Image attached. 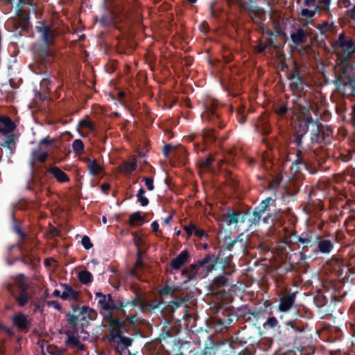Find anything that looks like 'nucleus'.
<instances>
[{
  "instance_id": "nucleus-58",
  "label": "nucleus",
  "mask_w": 355,
  "mask_h": 355,
  "mask_svg": "<svg viewBox=\"0 0 355 355\" xmlns=\"http://www.w3.org/2000/svg\"><path fill=\"white\" fill-rule=\"evenodd\" d=\"M114 310L118 311L124 308V300L122 297H118L116 300H114Z\"/></svg>"
},
{
  "instance_id": "nucleus-63",
  "label": "nucleus",
  "mask_w": 355,
  "mask_h": 355,
  "mask_svg": "<svg viewBox=\"0 0 355 355\" xmlns=\"http://www.w3.org/2000/svg\"><path fill=\"white\" fill-rule=\"evenodd\" d=\"M194 235L198 239H202L204 236H208L207 234L202 229L197 228L196 226L194 230Z\"/></svg>"
},
{
  "instance_id": "nucleus-11",
  "label": "nucleus",
  "mask_w": 355,
  "mask_h": 355,
  "mask_svg": "<svg viewBox=\"0 0 355 355\" xmlns=\"http://www.w3.org/2000/svg\"><path fill=\"white\" fill-rule=\"evenodd\" d=\"M288 78L291 80L289 86L292 92L294 93L293 94L306 95L303 92L304 87L306 85V82L303 76L301 75L299 68L296 65H295L290 71ZM306 96L307 97V96Z\"/></svg>"
},
{
  "instance_id": "nucleus-64",
  "label": "nucleus",
  "mask_w": 355,
  "mask_h": 355,
  "mask_svg": "<svg viewBox=\"0 0 355 355\" xmlns=\"http://www.w3.org/2000/svg\"><path fill=\"white\" fill-rule=\"evenodd\" d=\"M47 305L49 306H52L55 309L58 310V311H61L62 310V306L61 304H60V302L57 300H51V301H48L47 302Z\"/></svg>"
},
{
  "instance_id": "nucleus-35",
  "label": "nucleus",
  "mask_w": 355,
  "mask_h": 355,
  "mask_svg": "<svg viewBox=\"0 0 355 355\" xmlns=\"http://www.w3.org/2000/svg\"><path fill=\"white\" fill-rule=\"evenodd\" d=\"M65 334L67 336V339L66 340L67 345H71L73 347H76L80 350H83L84 349V345L82 344L78 338L73 336L70 331H67Z\"/></svg>"
},
{
  "instance_id": "nucleus-24",
  "label": "nucleus",
  "mask_w": 355,
  "mask_h": 355,
  "mask_svg": "<svg viewBox=\"0 0 355 355\" xmlns=\"http://www.w3.org/2000/svg\"><path fill=\"white\" fill-rule=\"evenodd\" d=\"M48 171L60 183H65L69 181L68 175L58 166H51Z\"/></svg>"
},
{
  "instance_id": "nucleus-39",
  "label": "nucleus",
  "mask_w": 355,
  "mask_h": 355,
  "mask_svg": "<svg viewBox=\"0 0 355 355\" xmlns=\"http://www.w3.org/2000/svg\"><path fill=\"white\" fill-rule=\"evenodd\" d=\"M214 161V156L212 155H209V156L205 159H202L199 161V168L203 170H210Z\"/></svg>"
},
{
  "instance_id": "nucleus-18",
  "label": "nucleus",
  "mask_w": 355,
  "mask_h": 355,
  "mask_svg": "<svg viewBox=\"0 0 355 355\" xmlns=\"http://www.w3.org/2000/svg\"><path fill=\"white\" fill-rule=\"evenodd\" d=\"M296 96H304L306 99H308L310 101L309 98L306 97L305 94H300V95L293 94V98H292L291 107L288 108L286 105H278L275 109V112L276 114L278 115L281 118H286L287 116H291L293 118L294 116H295L297 118V114L293 113L291 111V108L293 107V100L295 99V98Z\"/></svg>"
},
{
  "instance_id": "nucleus-22",
  "label": "nucleus",
  "mask_w": 355,
  "mask_h": 355,
  "mask_svg": "<svg viewBox=\"0 0 355 355\" xmlns=\"http://www.w3.org/2000/svg\"><path fill=\"white\" fill-rule=\"evenodd\" d=\"M189 259V252L187 250H183L175 259L171 261V266L174 270H179L188 262Z\"/></svg>"
},
{
  "instance_id": "nucleus-51",
  "label": "nucleus",
  "mask_w": 355,
  "mask_h": 355,
  "mask_svg": "<svg viewBox=\"0 0 355 355\" xmlns=\"http://www.w3.org/2000/svg\"><path fill=\"white\" fill-rule=\"evenodd\" d=\"M11 217L12 220V230L16 234H18L23 231L21 229V222L17 220L13 213H12Z\"/></svg>"
},
{
  "instance_id": "nucleus-13",
  "label": "nucleus",
  "mask_w": 355,
  "mask_h": 355,
  "mask_svg": "<svg viewBox=\"0 0 355 355\" xmlns=\"http://www.w3.org/2000/svg\"><path fill=\"white\" fill-rule=\"evenodd\" d=\"M335 84L340 93L346 96L355 98V75L352 76L348 75L346 80L341 78H338Z\"/></svg>"
},
{
  "instance_id": "nucleus-42",
  "label": "nucleus",
  "mask_w": 355,
  "mask_h": 355,
  "mask_svg": "<svg viewBox=\"0 0 355 355\" xmlns=\"http://www.w3.org/2000/svg\"><path fill=\"white\" fill-rule=\"evenodd\" d=\"M71 146L73 152L77 155H82L85 151V144L80 139L73 140Z\"/></svg>"
},
{
  "instance_id": "nucleus-62",
  "label": "nucleus",
  "mask_w": 355,
  "mask_h": 355,
  "mask_svg": "<svg viewBox=\"0 0 355 355\" xmlns=\"http://www.w3.org/2000/svg\"><path fill=\"white\" fill-rule=\"evenodd\" d=\"M248 216V211H238L239 223H243L245 222Z\"/></svg>"
},
{
  "instance_id": "nucleus-47",
  "label": "nucleus",
  "mask_w": 355,
  "mask_h": 355,
  "mask_svg": "<svg viewBox=\"0 0 355 355\" xmlns=\"http://www.w3.org/2000/svg\"><path fill=\"white\" fill-rule=\"evenodd\" d=\"M31 250H28L27 248L20 252L21 254V261L25 265H31L32 263V260L31 259Z\"/></svg>"
},
{
  "instance_id": "nucleus-46",
  "label": "nucleus",
  "mask_w": 355,
  "mask_h": 355,
  "mask_svg": "<svg viewBox=\"0 0 355 355\" xmlns=\"http://www.w3.org/2000/svg\"><path fill=\"white\" fill-rule=\"evenodd\" d=\"M135 306H139L141 309L147 308V300L140 295L138 293H136L133 297Z\"/></svg>"
},
{
  "instance_id": "nucleus-12",
  "label": "nucleus",
  "mask_w": 355,
  "mask_h": 355,
  "mask_svg": "<svg viewBox=\"0 0 355 355\" xmlns=\"http://www.w3.org/2000/svg\"><path fill=\"white\" fill-rule=\"evenodd\" d=\"M219 102L217 100H210L207 102L205 105V112L204 118L208 121H212L219 129L225 127V123L220 119V113L218 110Z\"/></svg>"
},
{
  "instance_id": "nucleus-10",
  "label": "nucleus",
  "mask_w": 355,
  "mask_h": 355,
  "mask_svg": "<svg viewBox=\"0 0 355 355\" xmlns=\"http://www.w3.org/2000/svg\"><path fill=\"white\" fill-rule=\"evenodd\" d=\"M67 321L71 328L78 331V327L83 329L89 324V320L87 319V316L82 314L81 308L78 305L72 306V312L66 313Z\"/></svg>"
},
{
  "instance_id": "nucleus-16",
  "label": "nucleus",
  "mask_w": 355,
  "mask_h": 355,
  "mask_svg": "<svg viewBox=\"0 0 355 355\" xmlns=\"http://www.w3.org/2000/svg\"><path fill=\"white\" fill-rule=\"evenodd\" d=\"M12 322L17 330L20 332L26 333L31 327V322L28 319V315L22 313H17L12 318Z\"/></svg>"
},
{
  "instance_id": "nucleus-45",
  "label": "nucleus",
  "mask_w": 355,
  "mask_h": 355,
  "mask_svg": "<svg viewBox=\"0 0 355 355\" xmlns=\"http://www.w3.org/2000/svg\"><path fill=\"white\" fill-rule=\"evenodd\" d=\"M133 338L126 337L124 335H122L116 341H113L112 343H116V345L124 346L125 347H129L132 345Z\"/></svg>"
},
{
  "instance_id": "nucleus-17",
  "label": "nucleus",
  "mask_w": 355,
  "mask_h": 355,
  "mask_svg": "<svg viewBox=\"0 0 355 355\" xmlns=\"http://www.w3.org/2000/svg\"><path fill=\"white\" fill-rule=\"evenodd\" d=\"M296 293H289L283 295L279 300L278 309L281 312L289 311L295 304Z\"/></svg>"
},
{
  "instance_id": "nucleus-57",
  "label": "nucleus",
  "mask_w": 355,
  "mask_h": 355,
  "mask_svg": "<svg viewBox=\"0 0 355 355\" xmlns=\"http://www.w3.org/2000/svg\"><path fill=\"white\" fill-rule=\"evenodd\" d=\"M183 229L187 233V238H189L193 233L194 234L196 225L193 223H189L188 225L184 226Z\"/></svg>"
},
{
  "instance_id": "nucleus-60",
  "label": "nucleus",
  "mask_w": 355,
  "mask_h": 355,
  "mask_svg": "<svg viewBox=\"0 0 355 355\" xmlns=\"http://www.w3.org/2000/svg\"><path fill=\"white\" fill-rule=\"evenodd\" d=\"M193 146L197 153L205 152L207 150V144L205 142L203 144L195 143Z\"/></svg>"
},
{
  "instance_id": "nucleus-8",
  "label": "nucleus",
  "mask_w": 355,
  "mask_h": 355,
  "mask_svg": "<svg viewBox=\"0 0 355 355\" xmlns=\"http://www.w3.org/2000/svg\"><path fill=\"white\" fill-rule=\"evenodd\" d=\"M257 0H224L229 7L236 6L241 11H243L253 19H261V16L265 11L259 7L256 2Z\"/></svg>"
},
{
  "instance_id": "nucleus-7",
  "label": "nucleus",
  "mask_w": 355,
  "mask_h": 355,
  "mask_svg": "<svg viewBox=\"0 0 355 355\" xmlns=\"http://www.w3.org/2000/svg\"><path fill=\"white\" fill-rule=\"evenodd\" d=\"M333 46L338 53L340 54V59L343 64H347L352 54L355 53V41L351 37H346L344 33L338 35Z\"/></svg>"
},
{
  "instance_id": "nucleus-41",
  "label": "nucleus",
  "mask_w": 355,
  "mask_h": 355,
  "mask_svg": "<svg viewBox=\"0 0 355 355\" xmlns=\"http://www.w3.org/2000/svg\"><path fill=\"white\" fill-rule=\"evenodd\" d=\"M96 296L98 298V304H99L101 308L104 311H110V306L108 305V304L106 303L107 295H106L101 292H97L96 293Z\"/></svg>"
},
{
  "instance_id": "nucleus-15",
  "label": "nucleus",
  "mask_w": 355,
  "mask_h": 355,
  "mask_svg": "<svg viewBox=\"0 0 355 355\" xmlns=\"http://www.w3.org/2000/svg\"><path fill=\"white\" fill-rule=\"evenodd\" d=\"M294 243H300L302 245V249H306L307 251L309 248H312L316 245V243L320 239V236H313L311 233L304 232L300 235H294Z\"/></svg>"
},
{
  "instance_id": "nucleus-19",
  "label": "nucleus",
  "mask_w": 355,
  "mask_h": 355,
  "mask_svg": "<svg viewBox=\"0 0 355 355\" xmlns=\"http://www.w3.org/2000/svg\"><path fill=\"white\" fill-rule=\"evenodd\" d=\"M61 286L63 288L64 291L60 295V298L63 300L67 301H79L80 292L76 291L72 288L71 286L62 284Z\"/></svg>"
},
{
  "instance_id": "nucleus-9",
  "label": "nucleus",
  "mask_w": 355,
  "mask_h": 355,
  "mask_svg": "<svg viewBox=\"0 0 355 355\" xmlns=\"http://www.w3.org/2000/svg\"><path fill=\"white\" fill-rule=\"evenodd\" d=\"M107 321L110 324V334L108 336H105L103 340L107 339L110 343L116 341L118 338L124 335V333L128 331L127 324L125 321L114 318L112 315H110Z\"/></svg>"
},
{
  "instance_id": "nucleus-25",
  "label": "nucleus",
  "mask_w": 355,
  "mask_h": 355,
  "mask_svg": "<svg viewBox=\"0 0 355 355\" xmlns=\"http://www.w3.org/2000/svg\"><path fill=\"white\" fill-rule=\"evenodd\" d=\"M319 252L322 254H329L334 249V243L328 239H319L316 243Z\"/></svg>"
},
{
  "instance_id": "nucleus-21",
  "label": "nucleus",
  "mask_w": 355,
  "mask_h": 355,
  "mask_svg": "<svg viewBox=\"0 0 355 355\" xmlns=\"http://www.w3.org/2000/svg\"><path fill=\"white\" fill-rule=\"evenodd\" d=\"M16 128L15 123L8 116H0V133L10 134Z\"/></svg>"
},
{
  "instance_id": "nucleus-33",
  "label": "nucleus",
  "mask_w": 355,
  "mask_h": 355,
  "mask_svg": "<svg viewBox=\"0 0 355 355\" xmlns=\"http://www.w3.org/2000/svg\"><path fill=\"white\" fill-rule=\"evenodd\" d=\"M17 235L18 236V240L15 245L18 248L19 252H22V250L26 248L25 247V245L32 239L28 234H27L24 231H22L21 233H19Z\"/></svg>"
},
{
  "instance_id": "nucleus-20",
  "label": "nucleus",
  "mask_w": 355,
  "mask_h": 355,
  "mask_svg": "<svg viewBox=\"0 0 355 355\" xmlns=\"http://www.w3.org/2000/svg\"><path fill=\"white\" fill-rule=\"evenodd\" d=\"M48 152L47 151H40V148L38 149H33L31 151V159H30V166L32 170H33L35 167V162L38 161L40 163H44L48 157Z\"/></svg>"
},
{
  "instance_id": "nucleus-14",
  "label": "nucleus",
  "mask_w": 355,
  "mask_h": 355,
  "mask_svg": "<svg viewBox=\"0 0 355 355\" xmlns=\"http://www.w3.org/2000/svg\"><path fill=\"white\" fill-rule=\"evenodd\" d=\"M224 245L225 246V249L227 250H232L236 246L242 253L245 252L248 245L246 240L243 239V234H240L234 239H232L230 236H225Z\"/></svg>"
},
{
  "instance_id": "nucleus-1",
  "label": "nucleus",
  "mask_w": 355,
  "mask_h": 355,
  "mask_svg": "<svg viewBox=\"0 0 355 355\" xmlns=\"http://www.w3.org/2000/svg\"><path fill=\"white\" fill-rule=\"evenodd\" d=\"M311 101L304 96H296L293 100V107L291 111L297 114V130L291 137V144L296 148V159L293 162L296 173L301 171V166L304 167L311 174H315L323 170L325 159L330 153L324 149L322 155L317 150L308 149L303 146L302 139L309 130V125L313 122L310 110Z\"/></svg>"
},
{
  "instance_id": "nucleus-56",
  "label": "nucleus",
  "mask_w": 355,
  "mask_h": 355,
  "mask_svg": "<svg viewBox=\"0 0 355 355\" xmlns=\"http://www.w3.org/2000/svg\"><path fill=\"white\" fill-rule=\"evenodd\" d=\"M81 243H82L83 246L84 247V248L86 250H89L90 248H92L93 247V244L91 242L89 237L86 235L82 238Z\"/></svg>"
},
{
  "instance_id": "nucleus-29",
  "label": "nucleus",
  "mask_w": 355,
  "mask_h": 355,
  "mask_svg": "<svg viewBox=\"0 0 355 355\" xmlns=\"http://www.w3.org/2000/svg\"><path fill=\"white\" fill-rule=\"evenodd\" d=\"M291 39L295 44H302L306 42L307 36L302 28H298L296 32L291 35Z\"/></svg>"
},
{
  "instance_id": "nucleus-49",
  "label": "nucleus",
  "mask_w": 355,
  "mask_h": 355,
  "mask_svg": "<svg viewBox=\"0 0 355 355\" xmlns=\"http://www.w3.org/2000/svg\"><path fill=\"white\" fill-rule=\"evenodd\" d=\"M320 11V6H315V8L314 10H309L308 8H303L301 10V15L306 17V18H312L316 12H318Z\"/></svg>"
},
{
  "instance_id": "nucleus-59",
  "label": "nucleus",
  "mask_w": 355,
  "mask_h": 355,
  "mask_svg": "<svg viewBox=\"0 0 355 355\" xmlns=\"http://www.w3.org/2000/svg\"><path fill=\"white\" fill-rule=\"evenodd\" d=\"M216 354V349L214 346H205L202 351V355H214Z\"/></svg>"
},
{
  "instance_id": "nucleus-48",
  "label": "nucleus",
  "mask_w": 355,
  "mask_h": 355,
  "mask_svg": "<svg viewBox=\"0 0 355 355\" xmlns=\"http://www.w3.org/2000/svg\"><path fill=\"white\" fill-rule=\"evenodd\" d=\"M145 193V189L143 187H141L139 189L138 193L137 194V200L140 202L142 207H146L149 203L148 199L144 196Z\"/></svg>"
},
{
  "instance_id": "nucleus-54",
  "label": "nucleus",
  "mask_w": 355,
  "mask_h": 355,
  "mask_svg": "<svg viewBox=\"0 0 355 355\" xmlns=\"http://www.w3.org/2000/svg\"><path fill=\"white\" fill-rule=\"evenodd\" d=\"M128 348L124 346L116 345L114 349L118 355H130V352Z\"/></svg>"
},
{
  "instance_id": "nucleus-37",
  "label": "nucleus",
  "mask_w": 355,
  "mask_h": 355,
  "mask_svg": "<svg viewBox=\"0 0 355 355\" xmlns=\"http://www.w3.org/2000/svg\"><path fill=\"white\" fill-rule=\"evenodd\" d=\"M216 135L212 129H207L203 130L202 140L207 145L215 141Z\"/></svg>"
},
{
  "instance_id": "nucleus-5",
  "label": "nucleus",
  "mask_w": 355,
  "mask_h": 355,
  "mask_svg": "<svg viewBox=\"0 0 355 355\" xmlns=\"http://www.w3.org/2000/svg\"><path fill=\"white\" fill-rule=\"evenodd\" d=\"M310 124L312 125V129L310 133L311 143L320 144L319 147L313 149V150H317L320 155H322V150L327 149V150L329 152V155H331V150L327 148V145L331 143V130L318 121H314L313 120V122ZM329 159L330 156L327 157L325 159V162Z\"/></svg>"
},
{
  "instance_id": "nucleus-50",
  "label": "nucleus",
  "mask_w": 355,
  "mask_h": 355,
  "mask_svg": "<svg viewBox=\"0 0 355 355\" xmlns=\"http://www.w3.org/2000/svg\"><path fill=\"white\" fill-rule=\"evenodd\" d=\"M17 14L19 19L22 21V26L24 27L26 26L28 24V21L30 19L29 13L24 12L21 8H19V10H17Z\"/></svg>"
},
{
  "instance_id": "nucleus-28",
  "label": "nucleus",
  "mask_w": 355,
  "mask_h": 355,
  "mask_svg": "<svg viewBox=\"0 0 355 355\" xmlns=\"http://www.w3.org/2000/svg\"><path fill=\"white\" fill-rule=\"evenodd\" d=\"M331 157H332L336 162H338L339 161L347 162L352 159V152L348 150H337L334 153L331 151L330 158Z\"/></svg>"
},
{
  "instance_id": "nucleus-32",
  "label": "nucleus",
  "mask_w": 355,
  "mask_h": 355,
  "mask_svg": "<svg viewBox=\"0 0 355 355\" xmlns=\"http://www.w3.org/2000/svg\"><path fill=\"white\" fill-rule=\"evenodd\" d=\"M178 291V286L175 285H170L168 282H166L164 286L158 291V293L161 297H164L169 295L175 293Z\"/></svg>"
},
{
  "instance_id": "nucleus-44",
  "label": "nucleus",
  "mask_w": 355,
  "mask_h": 355,
  "mask_svg": "<svg viewBox=\"0 0 355 355\" xmlns=\"http://www.w3.org/2000/svg\"><path fill=\"white\" fill-rule=\"evenodd\" d=\"M80 308L82 314L87 316V319L89 320H94L96 319L97 313L94 309L87 306H83Z\"/></svg>"
},
{
  "instance_id": "nucleus-40",
  "label": "nucleus",
  "mask_w": 355,
  "mask_h": 355,
  "mask_svg": "<svg viewBox=\"0 0 355 355\" xmlns=\"http://www.w3.org/2000/svg\"><path fill=\"white\" fill-rule=\"evenodd\" d=\"M284 324L286 327H291L295 332H302L304 331L302 322L297 319L286 320L284 322Z\"/></svg>"
},
{
  "instance_id": "nucleus-2",
  "label": "nucleus",
  "mask_w": 355,
  "mask_h": 355,
  "mask_svg": "<svg viewBox=\"0 0 355 355\" xmlns=\"http://www.w3.org/2000/svg\"><path fill=\"white\" fill-rule=\"evenodd\" d=\"M36 26V31L40 34V40L32 46V51L35 58V66L32 71L37 74L49 73V68L53 62L55 52L53 49L57 33L49 25L40 22Z\"/></svg>"
},
{
  "instance_id": "nucleus-3",
  "label": "nucleus",
  "mask_w": 355,
  "mask_h": 355,
  "mask_svg": "<svg viewBox=\"0 0 355 355\" xmlns=\"http://www.w3.org/2000/svg\"><path fill=\"white\" fill-rule=\"evenodd\" d=\"M229 266L227 261H226L223 257L220 256V252L217 254H207L203 259L198 260L190 265V266L184 270V273L188 274L187 281L196 279L197 271L203 268V270L207 275L210 271L217 269H223L224 273L227 275H230L234 270L230 269L225 271V268Z\"/></svg>"
},
{
  "instance_id": "nucleus-53",
  "label": "nucleus",
  "mask_w": 355,
  "mask_h": 355,
  "mask_svg": "<svg viewBox=\"0 0 355 355\" xmlns=\"http://www.w3.org/2000/svg\"><path fill=\"white\" fill-rule=\"evenodd\" d=\"M278 324V320L277 319L272 316L269 318L266 322L263 324V327L265 329L270 328V329H275V327Z\"/></svg>"
},
{
  "instance_id": "nucleus-38",
  "label": "nucleus",
  "mask_w": 355,
  "mask_h": 355,
  "mask_svg": "<svg viewBox=\"0 0 355 355\" xmlns=\"http://www.w3.org/2000/svg\"><path fill=\"white\" fill-rule=\"evenodd\" d=\"M189 301V297L188 296L185 297H180L174 300H172L169 302L168 306L173 309H178L181 306H187V303Z\"/></svg>"
},
{
  "instance_id": "nucleus-36",
  "label": "nucleus",
  "mask_w": 355,
  "mask_h": 355,
  "mask_svg": "<svg viewBox=\"0 0 355 355\" xmlns=\"http://www.w3.org/2000/svg\"><path fill=\"white\" fill-rule=\"evenodd\" d=\"M78 279L81 284L88 285L92 282L93 275L87 270H81L78 274Z\"/></svg>"
},
{
  "instance_id": "nucleus-52",
  "label": "nucleus",
  "mask_w": 355,
  "mask_h": 355,
  "mask_svg": "<svg viewBox=\"0 0 355 355\" xmlns=\"http://www.w3.org/2000/svg\"><path fill=\"white\" fill-rule=\"evenodd\" d=\"M79 125L82 128H87L92 132H94L96 130L94 123L87 119L80 120L79 121Z\"/></svg>"
},
{
  "instance_id": "nucleus-4",
  "label": "nucleus",
  "mask_w": 355,
  "mask_h": 355,
  "mask_svg": "<svg viewBox=\"0 0 355 355\" xmlns=\"http://www.w3.org/2000/svg\"><path fill=\"white\" fill-rule=\"evenodd\" d=\"M13 279L15 281V289H12L11 286H8V290L15 299L17 305L19 307H24L33 297L34 292L24 274L17 275L13 277Z\"/></svg>"
},
{
  "instance_id": "nucleus-61",
  "label": "nucleus",
  "mask_w": 355,
  "mask_h": 355,
  "mask_svg": "<svg viewBox=\"0 0 355 355\" xmlns=\"http://www.w3.org/2000/svg\"><path fill=\"white\" fill-rule=\"evenodd\" d=\"M162 303V302L157 301V300H154L150 302L147 301V308L154 310L156 308H158Z\"/></svg>"
},
{
  "instance_id": "nucleus-27",
  "label": "nucleus",
  "mask_w": 355,
  "mask_h": 355,
  "mask_svg": "<svg viewBox=\"0 0 355 355\" xmlns=\"http://www.w3.org/2000/svg\"><path fill=\"white\" fill-rule=\"evenodd\" d=\"M85 162L87 163V169L92 175L97 176L102 171L103 168L96 159L91 160L89 158H85Z\"/></svg>"
},
{
  "instance_id": "nucleus-30",
  "label": "nucleus",
  "mask_w": 355,
  "mask_h": 355,
  "mask_svg": "<svg viewBox=\"0 0 355 355\" xmlns=\"http://www.w3.org/2000/svg\"><path fill=\"white\" fill-rule=\"evenodd\" d=\"M230 278L224 275H218L216 277L211 283L212 287L218 290L221 287L230 286Z\"/></svg>"
},
{
  "instance_id": "nucleus-31",
  "label": "nucleus",
  "mask_w": 355,
  "mask_h": 355,
  "mask_svg": "<svg viewBox=\"0 0 355 355\" xmlns=\"http://www.w3.org/2000/svg\"><path fill=\"white\" fill-rule=\"evenodd\" d=\"M137 167L136 159L132 161H125L120 166V170L125 175H130L134 172Z\"/></svg>"
},
{
  "instance_id": "nucleus-43",
  "label": "nucleus",
  "mask_w": 355,
  "mask_h": 355,
  "mask_svg": "<svg viewBox=\"0 0 355 355\" xmlns=\"http://www.w3.org/2000/svg\"><path fill=\"white\" fill-rule=\"evenodd\" d=\"M17 137L14 134H9L4 139V141L1 144V146L8 148L12 153V144L15 141Z\"/></svg>"
},
{
  "instance_id": "nucleus-6",
  "label": "nucleus",
  "mask_w": 355,
  "mask_h": 355,
  "mask_svg": "<svg viewBox=\"0 0 355 355\" xmlns=\"http://www.w3.org/2000/svg\"><path fill=\"white\" fill-rule=\"evenodd\" d=\"M275 200L270 197L262 200L261 203L255 207L250 213L248 211V227H257L259 225L261 218L263 217V222L268 223V220L271 218L272 214L269 213L270 208L274 205Z\"/></svg>"
},
{
  "instance_id": "nucleus-55",
  "label": "nucleus",
  "mask_w": 355,
  "mask_h": 355,
  "mask_svg": "<svg viewBox=\"0 0 355 355\" xmlns=\"http://www.w3.org/2000/svg\"><path fill=\"white\" fill-rule=\"evenodd\" d=\"M142 181L145 182V184L149 191H153L155 189L154 181L152 177H144Z\"/></svg>"
},
{
  "instance_id": "nucleus-26",
  "label": "nucleus",
  "mask_w": 355,
  "mask_h": 355,
  "mask_svg": "<svg viewBox=\"0 0 355 355\" xmlns=\"http://www.w3.org/2000/svg\"><path fill=\"white\" fill-rule=\"evenodd\" d=\"M222 221L227 226L231 225H236L239 223L238 211L229 209L227 213L223 214Z\"/></svg>"
},
{
  "instance_id": "nucleus-34",
  "label": "nucleus",
  "mask_w": 355,
  "mask_h": 355,
  "mask_svg": "<svg viewBox=\"0 0 355 355\" xmlns=\"http://www.w3.org/2000/svg\"><path fill=\"white\" fill-rule=\"evenodd\" d=\"M146 222L145 218L141 216L139 211L131 214L129 216V224L132 227L140 226Z\"/></svg>"
},
{
  "instance_id": "nucleus-23",
  "label": "nucleus",
  "mask_w": 355,
  "mask_h": 355,
  "mask_svg": "<svg viewBox=\"0 0 355 355\" xmlns=\"http://www.w3.org/2000/svg\"><path fill=\"white\" fill-rule=\"evenodd\" d=\"M336 181L340 183L343 181L352 182L355 184V168H349L345 171L343 174H337L335 177Z\"/></svg>"
}]
</instances>
